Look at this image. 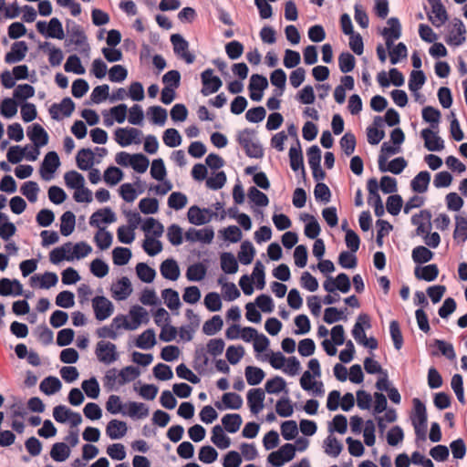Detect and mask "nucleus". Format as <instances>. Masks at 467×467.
<instances>
[{"label":"nucleus","mask_w":467,"mask_h":467,"mask_svg":"<svg viewBox=\"0 0 467 467\" xmlns=\"http://www.w3.org/2000/svg\"><path fill=\"white\" fill-rule=\"evenodd\" d=\"M207 273V268L202 263H195L191 265L186 271V277L189 281H202Z\"/></svg>","instance_id":"nucleus-44"},{"label":"nucleus","mask_w":467,"mask_h":467,"mask_svg":"<svg viewBox=\"0 0 467 467\" xmlns=\"http://www.w3.org/2000/svg\"><path fill=\"white\" fill-rule=\"evenodd\" d=\"M214 237V232L212 227L202 229L189 228L185 233V238L189 242H201L210 244Z\"/></svg>","instance_id":"nucleus-17"},{"label":"nucleus","mask_w":467,"mask_h":467,"mask_svg":"<svg viewBox=\"0 0 467 467\" xmlns=\"http://www.w3.org/2000/svg\"><path fill=\"white\" fill-rule=\"evenodd\" d=\"M128 428L125 421L111 420L106 428V433L111 440L121 439L127 433Z\"/></svg>","instance_id":"nucleus-28"},{"label":"nucleus","mask_w":467,"mask_h":467,"mask_svg":"<svg viewBox=\"0 0 467 467\" xmlns=\"http://www.w3.org/2000/svg\"><path fill=\"white\" fill-rule=\"evenodd\" d=\"M221 268L228 275L235 274L238 271V262L235 256L230 252L221 254Z\"/></svg>","instance_id":"nucleus-37"},{"label":"nucleus","mask_w":467,"mask_h":467,"mask_svg":"<svg viewBox=\"0 0 467 467\" xmlns=\"http://www.w3.org/2000/svg\"><path fill=\"white\" fill-rule=\"evenodd\" d=\"M18 102L14 98H5L0 104V114L5 119L13 118L17 112Z\"/></svg>","instance_id":"nucleus-55"},{"label":"nucleus","mask_w":467,"mask_h":467,"mask_svg":"<svg viewBox=\"0 0 467 467\" xmlns=\"http://www.w3.org/2000/svg\"><path fill=\"white\" fill-rule=\"evenodd\" d=\"M70 452V448L65 442H56L52 445L50 456L54 461L62 462L69 457Z\"/></svg>","instance_id":"nucleus-45"},{"label":"nucleus","mask_w":467,"mask_h":467,"mask_svg":"<svg viewBox=\"0 0 467 467\" xmlns=\"http://www.w3.org/2000/svg\"><path fill=\"white\" fill-rule=\"evenodd\" d=\"M147 114L153 124L163 126L167 119V110L161 106H151L148 109Z\"/></svg>","instance_id":"nucleus-53"},{"label":"nucleus","mask_w":467,"mask_h":467,"mask_svg":"<svg viewBox=\"0 0 467 467\" xmlns=\"http://www.w3.org/2000/svg\"><path fill=\"white\" fill-rule=\"evenodd\" d=\"M420 137L423 139L424 146L428 150L441 151L444 149V140L431 129H423L420 131Z\"/></svg>","instance_id":"nucleus-13"},{"label":"nucleus","mask_w":467,"mask_h":467,"mask_svg":"<svg viewBox=\"0 0 467 467\" xmlns=\"http://www.w3.org/2000/svg\"><path fill=\"white\" fill-rule=\"evenodd\" d=\"M171 43L173 47L174 54L183 59L187 64H192L195 56L189 52V42L181 34H172Z\"/></svg>","instance_id":"nucleus-5"},{"label":"nucleus","mask_w":467,"mask_h":467,"mask_svg":"<svg viewBox=\"0 0 467 467\" xmlns=\"http://www.w3.org/2000/svg\"><path fill=\"white\" fill-rule=\"evenodd\" d=\"M208 353L205 351L204 347L199 346L195 348L193 354V368L198 373L205 371L209 365Z\"/></svg>","instance_id":"nucleus-35"},{"label":"nucleus","mask_w":467,"mask_h":467,"mask_svg":"<svg viewBox=\"0 0 467 467\" xmlns=\"http://www.w3.org/2000/svg\"><path fill=\"white\" fill-rule=\"evenodd\" d=\"M212 442L219 449H227L231 445L230 438L224 433L223 428L221 425L213 426L212 430Z\"/></svg>","instance_id":"nucleus-34"},{"label":"nucleus","mask_w":467,"mask_h":467,"mask_svg":"<svg viewBox=\"0 0 467 467\" xmlns=\"http://www.w3.org/2000/svg\"><path fill=\"white\" fill-rule=\"evenodd\" d=\"M268 87L267 78L260 74H253L248 85L249 97L253 101H260L264 95V90Z\"/></svg>","instance_id":"nucleus-9"},{"label":"nucleus","mask_w":467,"mask_h":467,"mask_svg":"<svg viewBox=\"0 0 467 467\" xmlns=\"http://www.w3.org/2000/svg\"><path fill=\"white\" fill-rule=\"evenodd\" d=\"M414 275L419 280L431 282L437 278L439 275V268L435 264H431L422 267L417 266L414 270Z\"/></svg>","instance_id":"nucleus-32"},{"label":"nucleus","mask_w":467,"mask_h":467,"mask_svg":"<svg viewBox=\"0 0 467 467\" xmlns=\"http://www.w3.org/2000/svg\"><path fill=\"white\" fill-rule=\"evenodd\" d=\"M161 275L168 280L175 281L180 276V268L177 262L169 258L164 260L160 266Z\"/></svg>","instance_id":"nucleus-27"},{"label":"nucleus","mask_w":467,"mask_h":467,"mask_svg":"<svg viewBox=\"0 0 467 467\" xmlns=\"http://www.w3.org/2000/svg\"><path fill=\"white\" fill-rule=\"evenodd\" d=\"M431 13L435 15L436 19H433L432 16L431 15H428V18L433 26L438 27L448 20L447 11L441 0L431 4Z\"/></svg>","instance_id":"nucleus-31"},{"label":"nucleus","mask_w":467,"mask_h":467,"mask_svg":"<svg viewBox=\"0 0 467 467\" xmlns=\"http://www.w3.org/2000/svg\"><path fill=\"white\" fill-rule=\"evenodd\" d=\"M28 50L25 41H16L12 44L11 49L5 56V62L7 64H15L22 61Z\"/></svg>","instance_id":"nucleus-18"},{"label":"nucleus","mask_w":467,"mask_h":467,"mask_svg":"<svg viewBox=\"0 0 467 467\" xmlns=\"http://www.w3.org/2000/svg\"><path fill=\"white\" fill-rule=\"evenodd\" d=\"M371 327L369 317L367 314H360L352 328V336L358 343H361L365 337V328Z\"/></svg>","instance_id":"nucleus-24"},{"label":"nucleus","mask_w":467,"mask_h":467,"mask_svg":"<svg viewBox=\"0 0 467 467\" xmlns=\"http://www.w3.org/2000/svg\"><path fill=\"white\" fill-rule=\"evenodd\" d=\"M290 167L294 171L301 169L303 177H306V171L304 168V157L299 140L296 138V145L292 146L288 152Z\"/></svg>","instance_id":"nucleus-19"},{"label":"nucleus","mask_w":467,"mask_h":467,"mask_svg":"<svg viewBox=\"0 0 467 467\" xmlns=\"http://www.w3.org/2000/svg\"><path fill=\"white\" fill-rule=\"evenodd\" d=\"M214 406L220 410H239L243 406V399L235 392H226L223 395L222 401H216Z\"/></svg>","instance_id":"nucleus-21"},{"label":"nucleus","mask_w":467,"mask_h":467,"mask_svg":"<svg viewBox=\"0 0 467 467\" xmlns=\"http://www.w3.org/2000/svg\"><path fill=\"white\" fill-rule=\"evenodd\" d=\"M59 166L58 154L56 151H48L45 155L39 170L42 179L47 182L50 181Z\"/></svg>","instance_id":"nucleus-6"},{"label":"nucleus","mask_w":467,"mask_h":467,"mask_svg":"<svg viewBox=\"0 0 467 467\" xmlns=\"http://www.w3.org/2000/svg\"><path fill=\"white\" fill-rule=\"evenodd\" d=\"M430 182L431 173L428 171H421L411 180V190L418 193H423L427 192Z\"/></svg>","instance_id":"nucleus-30"},{"label":"nucleus","mask_w":467,"mask_h":467,"mask_svg":"<svg viewBox=\"0 0 467 467\" xmlns=\"http://www.w3.org/2000/svg\"><path fill=\"white\" fill-rule=\"evenodd\" d=\"M421 115L423 120L430 123L432 129L436 130L439 128L441 111L438 109L426 106L422 109Z\"/></svg>","instance_id":"nucleus-50"},{"label":"nucleus","mask_w":467,"mask_h":467,"mask_svg":"<svg viewBox=\"0 0 467 467\" xmlns=\"http://www.w3.org/2000/svg\"><path fill=\"white\" fill-rule=\"evenodd\" d=\"M60 233L63 236L70 235L76 225V216L71 211L65 212L60 217Z\"/></svg>","instance_id":"nucleus-40"},{"label":"nucleus","mask_w":467,"mask_h":467,"mask_svg":"<svg viewBox=\"0 0 467 467\" xmlns=\"http://www.w3.org/2000/svg\"><path fill=\"white\" fill-rule=\"evenodd\" d=\"M156 344L155 331L148 328L142 332L136 339L135 346L140 349H150Z\"/></svg>","instance_id":"nucleus-36"},{"label":"nucleus","mask_w":467,"mask_h":467,"mask_svg":"<svg viewBox=\"0 0 467 467\" xmlns=\"http://www.w3.org/2000/svg\"><path fill=\"white\" fill-rule=\"evenodd\" d=\"M255 254V249L253 244L245 240L242 243L240 251L238 253V260L241 264L247 265L252 263Z\"/></svg>","instance_id":"nucleus-42"},{"label":"nucleus","mask_w":467,"mask_h":467,"mask_svg":"<svg viewBox=\"0 0 467 467\" xmlns=\"http://www.w3.org/2000/svg\"><path fill=\"white\" fill-rule=\"evenodd\" d=\"M426 81V76L422 70H412L409 79V88L411 92L416 93Z\"/></svg>","instance_id":"nucleus-62"},{"label":"nucleus","mask_w":467,"mask_h":467,"mask_svg":"<svg viewBox=\"0 0 467 467\" xmlns=\"http://www.w3.org/2000/svg\"><path fill=\"white\" fill-rule=\"evenodd\" d=\"M141 230L146 234H152L155 237H161L163 234L164 228L159 221L153 217H148L141 224Z\"/></svg>","instance_id":"nucleus-46"},{"label":"nucleus","mask_w":467,"mask_h":467,"mask_svg":"<svg viewBox=\"0 0 467 467\" xmlns=\"http://www.w3.org/2000/svg\"><path fill=\"white\" fill-rule=\"evenodd\" d=\"M75 109V103L69 98H64L59 104H53L49 109V114L53 119L58 120L60 119L58 110H61L65 117H69Z\"/></svg>","instance_id":"nucleus-22"},{"label":"nucleus","mask_w":467,"mask_h":467,"mask_svg":"<svg viewBox=\"0 0 467 467\" xmlns=\"http://www.w3.org/2000/svg\"><path fill=\"white\" fill-rule=\"evenodd\" d=\"M247 196L249 200L257 206L265 207L269 203L267 195L254 186H251L248 189Z\"/></svg>","instance_id":"nucleus-61"},{"label":"nucleus","mask_w":467,"mask_h":467,"mask_svg":"<svg viewBox=\"0 0 467 467\" xmlns=\"http://www.w3.org/2000/svg\"><path fill=\"white\" fill-rule=\"evenodd\" d=\"M67 30L68 34V38L66 40V45L69 46L70 44H75L76 46H85L84 51L89 50V46L88 44V38L83 31L81 26L77 24L72 20L67 21Z\"/></svg>","instance_id":"nucleus-4"},{"label":"nucleus","mask_w":467,"mask_h":467,"mask_svg":"<svg viewBox=\"0 0 467 467\" xmlns=\"http://www.w3.org/2000/svg\"><path fill=\"white\" fill-rule=\"evenodd\" d=\"M187 217L189 223L194 225H203L210 222V218L204 216L202 209L197 205H192L189 208Z\"/></svg>","instance_id":"nucleus-49"},{"label":"nucleus","mask_w":467,"mask_h":467,"mask_svg":"<svg viewBox=\"0 0 467 467\" xmlns=\"http://www.w3.org/2000/svg\"><path fill=\"white\" fill-rule=\"evenodd\" d=\"M387 24L389 27H384L381 31V35L385 38L387 48H391L394 41L401 36V25L399 18L390 17L388 19Z\"/></svg>","instance_id":"nucleus-11"},{"label":"nucleus","mask_w":467,"mask_h":467,"mask_svg":"<svg viewBox=\"0 0 467 467\" xmlns=\"http://www.w3.org/2000/svg\"><path fill=\"white\" fill-rule=\"evenodd\" d=\"M141 131L136 128H118L115 130V140L121 147H127L131 143H140L139 137Z\"/></svg>","instance_id":"nucleus-10"},{"label":"nucleus","mask_w":467,"mask_h":467,"mask_svg":"<svg viewBox=\"0 0 467 467\" xmlns=\"http://www.w3.org/2000/svg\"><path fill=\"white\" fill-rule=\"evenodd\" d=\"M379 170L381 172L389 171L393 174H400L403 171V170L407 167V161L403 157H397L391 160L388 165L387 163V156L383 154L379 155L378 159Z\"/></svg>","instance_id":"nucleus-12"},{"label":"nucleus","mask_w":467,"mask_h":467,"mask_svg":"<svg viewBox=\"0 0 467 467\" xmlns=\"http://www.w3.org/2000/svg\"><path fill=\"white\" fill-rule=\"evenodd\" d=\"M92 307L95 317L99 321L106 320L114 311L112 302L104 296H95L92 299Z\"/></svg>","instance_id":"nucleus-8"},{"label":"nucleus","mask_w":467,"mask_h":467,"mask_svg":"<svg viewBox=\"0 0 467 467\" xmlns=\"http://www.w3.org/2000/svg\"><path fill=\"white\" fill-rule=\"evenodd\" d=\"M26 135L36 148L46 146L48 142L47 132L38 123H34L28 127Z\"/></svg>","instance_id":"nucleus-16"},{"label":"nucleus","mask_w":467,"mask_h":467,"mask_svg":"<svg viewBox=\"0 0 467 467\" xmlns=\"http://www.w3.org/2000/svg\"><path fill=\"white\" fill-rule=\"evenodd\" d=\"M64 180L66 185L70 189H78L82 188V186L85 184V179L84 176L76 171H69L65 173Z\"/></svg>","instance_id":"nucleus-58"},{"label":"nucleus","mask_w":467,"mask_h":467,"mask_svg":"<svg viewBox=\"0 0 467 467\" xmlns=\"http://www.w3.org/2000/svg\"><path fill=\"white\" fill-rule=\"evenodd\" d=\"M94 242L100 250H107L113 242V235L105 227H99L94 235Z\"/></svg>","instance_id":"nucleus-41"},{"label":"nucleus","mask_w":467,"mask_h":467,"mask_svg":"<svg viewBox=\"0 0 467 467\" xmlns=\"http://www.w3.org/2000/svg\"><path fill=\"white\" fill-rule=\"evenodd\" d=\"M113 297L116 300H125L132 293L131 283L127 276H122L115 286L111 288Z\"/></svg>","instance_id":"nucleus-26"},{"label":"nucleus","mask_w":467,"mask_h":467,"mask_svg":"<svg viewBox=\"0 0 467 467\" xmlns=\"http://www.w3.org/2000/svg\"><path fill=\"white\" fill-rule=\"evenodd\" d=\"M39 186L36 182L27 181L20 188L21 193L26 197L30 202H36L39 192Z\"/></svg>","instance_id":"nucleus-60"},{"label":"nucleus","mask_w":467,"mask_h":467,"mask_svg":"<svg viewBox=\"0 0 467 467\" xmlns=\"http://www.w3.org/2000/svg\"><path fill=\"white\" fill-rule=\"evenodd\" d=\"M412 402L414 410V413L411 416L412 425L427 427L428 417L425 404L418 398H414Z\"/></svg>","instance_id":"nucleus-25"},{"label":"nucleus","mask_w":467,"mask_h":467,"mask_svg":"<svg viewBox=\"0 0 467 467\" xmlns=\"http://www.w3.org/2000/svg\"><path fill=\"white\" fill-rule=\"evenodd\" d=\"M117 220L115 213L109 207L97 210L89 218V225L99 229L100 223L109 224Z\"/></svg>","instance_id":"nucleus-15"},{"label":"nucleus","mask_w":467,"mask_h":467,"mask_svg":"<svg viewBox=\"0 0 467 467\" xmlns=\"http://www.w3.org/2000/svg\"><path fill=\"white\" fill-rule=\"evenodd\" d=\"M265 398V390L261 388L251 389L247 392V404L253 414L256 415L263 410Z\"/></svg>","instance_id":"nucleus-14"},{"label":"nucleus","mask_w":467,"mask_h":467,"mask_svg":"<svg viewBox=\"0 0 467 467\" xmlns=\"http://www.w3.org/2000/svg\"><path fill=\"white\" fill-rule=\"evenodd\" d=\"M242 422V417L237 413H229L222 418V424L223 429L230 433H235L238 431Z\"/></svg>","instance_id":"nucleus-38"},{"label":"nucleus","mask_w":467,"mask_h":467,"mask_svg":"<svg viewBox=\"0 0 467 467\" xmlns=\"http://www.w3.org/2000/svg\"><path fill=\"white\" fill-rule=\"evenodd\" d=\"M95 354L98 360L105 365H110L119 358L116 345L109 341L98 342Z\"/></svg>","instance_id":"nucleus-2"},{"label":"nucleus","mask_w":467,"mask_h":467,"mask_svg":"<svg viewBox=\"0 0 467 467\" xmlns=\"http://www.w3.org/2000/svg\"><path fill=\"white\" fill-rule=\"evenodd\" d=\"M132 256L131 251L127 247L118 246L112 251L113 263L116 265H125Z\"/></svg>","instance_id":"nucleus-57"},{"label":"nucleus","mask_w":467,"mask_h":467,"mask_svg":"<svg viewBox=\"0 0 467 467\" xmlns=\"http://www.w3.org/2000/svg\"><path fill=\"white\" fill-rule=\"evenodd\" d=\"M236 140L249 158L262 159L264 157V149L254 130L245 128L238 131Z\"/></svg>","instance_id":"nucleus-1"},{"label":"nucleus","mask_w":467,"mask_h":467,"mask_svg":"<svg viewBox=\"0 0 467 467\" xmlns=\"http://www.w3.org/2000/svg\"><path fill=\"white\" fill-rule=\"evenodd\" d=\"M76 162L78 169L89 170L94 164V152L88 148L79 150L76 156Z\"/></svg>","instance_id":"nucleus-33"},{"label":"nucleus","mask_w":467,"mask_h":467,"mask_svg":"<svg viewBox=\"0 0 467 467\" xmlns=\"http://www.w3.org/2000/svg\"><path fill=\"white\" fill-rule=\"evenodd\" d=\"M37 31L46 37L63 39L65 37L63 26L60 20L53 17L48 23L38 21L36 23Z\"/></svg>","instance_id":"nucleus-3"},{"label":"nucleus","mask_w":467,"mask_h":467,"mask_svg":"<svg viewBox=\"0 0 467 467\" xmlns=\"http://www.w3.org/2000/svg\"><path fill=\"white\" fill-rule=\"evenodd\" d=\"M23 285L17 279L3 277L0 279V296H22Z\"/></svg>","instance_id":"nucleus-20"},{"label":"nucleus","mask_w":467,"mask_h":467,"mask_svg":"<svg viewBox=\"0 0 467 467\" xmlns=\"http://www.w3.org/2000/svg\"><path fill=\"white\" fill-rule=\"evenodd\" d=\"M72 250V243L67 242L63 245L54 248L49 254V260L54 265H58L63 260L73 261L74 256L68 254Z\"/></svg>","instance_id":"nucleus-23"},{"label":"nucleus","mask_w":467,"mask_h":467,"mask_svg":"<svg viewBox=\"0 0 467 467\" xmlns=\"http://www.w3.org/2000/svg\"><path fill=\"white\" fill-rule=\"evenodd\" d=\"M201 80L202 84L201 93L205 97L217 92L223 85L221 78L213 76L212 68H207L202 72Z\"/></svg>","instance_id":"nucleus-7"},{"label":"nucleus","mask_w":467,"mask_h":467,"mask_svg":"<svg viewBox=\"0 0 467 467\" xmlns=\"http://www.w3.org/2000/svg\"><path fill=\"white\" fill-rule=\"evenodd\" d=\"M433 255L434 254L423 245L416 246L411 253L413 262L418 265L430 262Z\"/></svg>","instance_id":"nucleus-51"},{"label":"nucleus","mask_w":467,"mask_h":467,"mask_svg":"<svg viewBox=\"0 0 467 467\" xmlns=\"http://www.w3.org/2000/svg\"><path fill=\"white\" fill-rule=\"evenodd\" d=\"M456 226L453 232L454 239H461L462 242L466 241L467 239V216H455Z\"/></svg>","instance_id":"nucleus-64"},{"label":"nucleus","mask_w":467,"mask_h":467,"mask_svg":"<svg viewBox=\"0 0 467 467\" xmlns=\"http://www.w3.org/2000/svg\"><path fill=\"white\" fill-rule=\"evenodd\" d=\"M35 95V88L29 84H19L13 92V98L20 104Z\"/></svg>","instance_id":"nucleus-47"},{"label":"nucleus","mask_w":467,"mask_h":467,"mask_svg":"<svg viewBox=\"0 0 467 467\" xmlns=\"http://www.w3.org/2000/svg\"><path fill=\"white\" fill-rule=\"evenodd\" d=\"M81 388L84 390L87 397L90 399H97L99 395V384L95 377H91L88 379L83 380Z\"/></svg>","instance_id":"nucleus-63"},{"label":"nucleus","mask_w":467,"mask_h":467,"mask_svg":"<svg viewBox=\"0 0 467 467\" xmlns=\"http://www.w3.org/2000/svg\"><path fill=\"white\" fill-rule=\"evenodd\" d=\"M285 388V380L280 376H275L265 382V393L267 392L269 394H278L285 390L287 394L288 390Z\"/></svg>","instance_id":"nucleus-43"},{"label":"nucleus","mask_w":467,"mask_h":467,"mask_svg":"<svg viewBox=\"0 0 467 467\" xmlns=\"http://www.w3.org/2000/svg\"><path fill=\"white\" fill-rule=\"evenodd\" d=\"M136 273L138 277L144 283H151L155 276L156 271L150 267L146 263H139L136 265Z\"/></svg>","instance_id":"nucleus-59"},{"label":"nucleus","mask_w":467,"mask_h":467,"mask_svg":"<svg viewBox=\"0 0 467 467\" xmlns=\"http://www.w3.org/2000/svg\"><path fill=\"white\" fill-rule=\"evenodd\" d=\"M128 414L131 418L143 419L149 415V408L142 402L130 401L128 404Z\"/></svg>","instance_id":"nucleus-52"},{"label":"nucleus","mask_w":467,"mask_h":467,"mask_svg":"<svg viewBox=\"0 0 467 467\" xmlns=\"http://www.w3.org/2000/svg\"><path fill=\"white\" fill-rule=\"evenodd\" d=\"M223 326V318L219 315H215L204 322L202 326V332L207 336H213L222 329Z\"/></svg>","instance_id":"nucleus-56"},{"label":"nucleus","mask_w":467,"mask_h":467,"mask_svg":"<svg viewBox=\"0 0 467 467\" xmlns=\"http://www.w3.org/2000/svg\"><path fill=\"white\" fill-rule=\"evenodd\" d=\"M456 35L452 33L447 37L446 42L448 45L459 47L462 45L465 40L466 28L461 19H455L453 24Z\"/></svg>","instance_id":"nucleus-29"},{"label":"nucleus","mask_w":467,"mask_h":467,"mask_svg":"<svg viewBox=\"0 0 467 467\" xmlns=\"http://www.w3.org/2000/svg\"><path fill=\"white\" fill-rule=\"evenodd\" d=\"M161 296L169 309L176 310L181 306L179 293L176 290L172 288L163 289Z\"/></svg>","instance_id":"nucleus-54"},{"label":"nucleus","mask_w":467,"mask_h":467,"mask_svg":"<svg viewBox=\"0 0 467 467\" xmlns=\"http://www.w3.org/2000/svg\"><path fill=\"white\" fill-rule=\"evenodd\" d=\"M244 374L247 383L251 386L260 384L265 376V373L262 368L254 366H247L244 369Z\"/></svg>","instance_id":"nucleus-48"},{"label":"nucleus","mask_w":467,"mask_h":467,"mask_svg":"<svg viewBox=\"0 0 467 467\" xmlns=\"http://www.w3.org/2000/svg\"><path fill=\"white\" fill-rule=\"evenodd\" d=\"M61 388V381L55 376H48L45 378L39 386L40 390L46 395H53L59 391Z\"/></svg>","instance_id":"nucleus-39"}]
</instances>
